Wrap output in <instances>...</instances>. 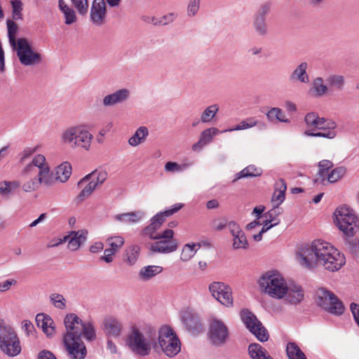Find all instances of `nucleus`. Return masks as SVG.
Returning <instances> with one entry per match:
<instances>
[{"label":"nucleus","mask_w":359,"mask_h":359,"mask_svg":"<svg viewBox=\"0 0 359 359\" xmlns=\"http://www.w3.org/2000/svg\"><path fill=\"white\" fill-rule=\"evenodd\" d=\"M300 265L312 269L322 265L330 271H338L346 263L344 256L330 243L315 240L311 244L301 245L297 252Z\"/></svg>","instance_id":"obj_1"},{"label":"nucleus","mask_w":359,"mask_h":359,"mask_svg":"<svg viewBox=\"0 0 359 359\" xmlns=\"http://www.w3.org/2000/svg\"><path fill=\"white\" fill-rule=\"evenodd\" d=\"M93 134L82 124L72 125L65 128L60 133V142L72 149H91Z\"/></svg>","instance_id":"obj_2"},{"label":"nucleus","mask_w":359,"mask_h":359,"mask_svg":"<svg viewBox=\"0 0 359 359\" xmlns=\"http://www.w3.org/2000/svg\"><path fill=\"white\" fill-rule=\"evenodd\" d=\"M34 175H36L39 186L50 187L56 180L55 177H54L50 172L46 157L42 154L35 155L32 160L25 164L20 170V175L23 178H27Z\"/></svg>","instance_id":"obj_3"},{"label":"nucleus","mask_w":359,"mask_h":359,"mask_svg":"<svg viewBox=\"0 0 359 359\" xmlns=\"http://www.w3.org/2000/svg\"><path fill=\"white\" fill-rule=\"evenodd\" d=\"M156 332L148 327L144 332L137 327H133L128 334L126 344L130 350L141 356L148 355L151 349V344L155 341Z\"/></svg>","instance_id":"obj_4"},{"label":"nucleus","mask_w":359,"mask_h":359,"mask_svg":"<svg viewBox=\"0 0 359 359\" xmlns=\"http://www.w3.org/2000/svg\"><path fill=\"white\" fill-rule=\"evenodd\" d=\"M66 333L63 338H81L83 334L88 341L96 337L95 327L90 321L83 322L76 314L67 313L64 319Z\"/></svg>","instance_id":"obj_5"},{"label":"nucleus","mask_w":359,"mask_h":359,"mask_svg":"<svg viewBox=\"0 0 359 359\" xmlns=\"http://www.w3.org/2000/svg\"><path fill=\"white\" fill-rule=\"evenodd\" d=\"M286 283L283 276L277 271H267L258 280L260 292L277 299H283Z\"/></svg>","instance_id":"obj_6"},{"label":"nucleus","mask_w":359,"mask_h":359,"mask_svg":"<svg viewBox=\"0 0 359 359\" xmlns=\"http://www.w3.org/2000/svg\"><path fill=\"white\" fill-rule=\"evenodd\" d=\"M334 222L339 229L347 236H352L359 231V218L350 207L344 205L334 212Z\"/></svg>","instance_id":"obj_7"},{"label":"nucleus","mask_w":359,"mask_h":359,"mask_svg":"<svg viewBox=\"0 0 359 359\" xmlns=\"http://www.w3.org/2000/svg\"><path fill=\"white\" fill-rule=\"evenodd\" d=\"M0 350L10 357L21 351L19 338L14 329L0 318Z\"/></svg>","instance_id":"obj_8"},{"label":"nucleus","mask_w":359,"mask_h":359,"mask_svg":"<svg viewBox=\"0 0 359 359\" xmlns=\"http://www.w3.org/2000/svg\"><path fill=\"white\" fill-rule=\"evenodd\" d=\"M333 167L334 163L330 160L323 159L319 161L315 182L323 185L327 183L333 184L340 180L346 174L347 169L345 166H338L332 169Z\"/></svg>","instance_id":"obj_9"},{"label":"nucleus","mask_w":359,"mask_h":359,"mask_svg":"<svg viewBox=\"0 0 359 359\" xmlns=\"http://www.w3.org/2000/svg\"><path fill=\"white\" fill-rule=\"evenodd\" d=\"M315 302L321 309L336 316L344 313V306L338 297L331 291L321 287L315 292Z\"/></svg>","instance_id":"obj_10"},{"label":"nucleus","mask_w":359,"mask_h":359,"mask_svg":"<svg viewBox=\"0 0 359 359\" xmlns=\"http://www.w3.org/2000/svg\"><path fill=\"white\" fill-rule=\"evenodd\" d=\"M174 232L168 229L161 233H151L149 238L158 240L151 245L150 249L154 252L168 254L175 252L177 249V242L173 239Z\"/></svg>","instance_id":"obj_11"},{"label":"nucleus","mask_w":359,"mask_h":359,"mask_svg":"<svg viewBox=\"0 0 359 359\" xmlns=\"http://www.w3.org/2000/svg\"><path fill=\"white\" fill-rule=\"evenodd\" d=\"M158 344L162 351L168 357L176 355L181 350V344L171 327L165 325L158 331Z\"/></svg>","instance_id":"obj_12"},{"label":"nucleus","mask_w":359,"mask_h":359,"mask_svg":"<svg viewBox=\"0 0 359 359\" xmlns=\"http://www.w3.org/2000/svg\"><path fill=\"white\" fill-rule=\"evenodd\" d=\"M13 48L16 51L20 63L25 66L36 65L42 61L41 55L34 50L29 41L25 38L18 39L15 47Z\"/></svg>","instance_id":"obj_13"},{"label":"nucleus","mask_w":359,"mask_h":359,"mask_svg":"<svg viewBox=\"0 0 359 359\" xmlns=\"http://www.w3.org/2000/svg\"><path fill=\"white\" fill-rule=\"evenodd\" d=\"M107 173L105 171L95 170L83 177L79 182L80 187L84 186L78 198L83 201L89 197L98 185L102 184L107 179Z\"/></svg>","instance_id":"obj_14"},{"label":"nucleus","mask_w":359,"mask_h":359,"mask_svg":"<svg viewBox=\"0 0 359 359\" xmlns=\"http://www.w3.org/2000/svg\"><path fill=\"white\" fill-rule=\"evenodd\" d=\"M242 322L247 329L260 341H266L269 334L256 316L248 309H243L240 313Z\"/></svg>","instance_id":"obj_15"},{"label":"nucleus","mask_w":359,"mask_h":359,"mask_svg":"<svg viewBox=\"0 0 359 359\" xmlns=\"http://www.w3.org/2000/svg\"><path fill=\"white\" fill-rule=\"evenodd\" d=\"M208 290L212 297L224 306H233L232 289L229 285L220 281H214L209 285Z\"/></svg>","instance_id":"obj_16"},{"label":"nucleus","mask_w":359,"mask_h":359,"mask_svg":"<svg viewBox=\"0 0 359 359\" xmlns=\"http://www.w3.org/2000/svg\"><path fill=\"white\" fill-rule=\"evenodd\" d=\"M229 332L226 324L220 319L212 318L210 321L208 337L211 343L215 346H222L229 338Z\"/></svg>","instance_id":"obj_17"},{"label":"nucleus","mask_w":359,"mask_h":359,"mask_svg":"<svg viewBox=\"0 0 359 359\" xmlns=\"http://www.w3.org/2000/svg\"><path fill=\"white\" fill-rule=\"evenodd\" d=\"M63 344L70 359H84L86 358L87 349L81 338H63Z\"/></svg>","instance_id":"obj_18"},{"label":"nucleus","mask_w":359,"mask_h":359,"mask_svg":"<svg viewBox=\"0 0 359 359\" xmlns=\"http://www.w3.org/2000/svg\"><path fill=\"white\" fill-rule=\"evenodd\" d=\"M229 233L232 236V248L233 250H247L249 243L240 225L235 221L229 222Z\"/></svg>","instance_id":"obj_19"},{"label":"nucleus","mask_w":359,"mask_h":359,"mask_svg":"<svg viewBox=\"0 0 359 359\" xmlns=\"http://www.w3.org/2000/svg\"><path fill=\"white\" fill-rule=\"evenodd\" d=\"M183 205H184L182 203H176L173 205L171 208L157 213L151 219V224L145 228V234L149 236V233H156V231L158 229L164 222L165 217H169L173 215L180 210Z\"/></svg>","instance_id":"obj_20"},{"label":"nucleus","mask_w":359,"mask_h":359,"mask_svg":"<svg viewBox=\"0 0 359 359\" xmlns=\"http://www.w3.org/2000/svg\"><path fill=\"white\" fill-rule=\"evenodd\" d=\"M304 298V291L301 285L295 283H286V290L283 296L285 301L292 305L300 304Z\"/></svg>","instance_id":"obj_21"},{"label":"nucleus","mask_w":359,"mask_h":359,"mask_svg":"<svg viewBox=\"0 0 359 359\" xmlns=\"http://www.w3.org/2000/svg\"><path fill=\"white\" fill-rule=\"evenodd\" d=\"M130 90L128 88H120L105 95L102 99L104 107H111L127 102L130 97Z\"/></svg>","instance_id":"obj_22"},{"label":"nucleus","mask_w":359,"mask_h":359,"mask_svg":"<svg viewBox=\"0 0 359 359\" xmlns=\"http://www.w3.org/2000/svg\"><path fill=\"white\" fill-rule=\"evenodd\" d=\"M106 15L104 0H94L90 10V19L96 26L103 25Z\"/></svg>","instance_id":"obj_23"},{"label":"nucleus","mask_w":359,"mask_h":359,"mask_svg":"<svg viewBox=\"0 0 359 359\" xmlns=\"http://www.w3.org/2000/svg\"><path fill=\"white\" fill-rule=\"evenodd\" d=\"M221 133L224 132L215 127L204 130L201 133L198 141L192 145V149L194 151H200L203 147L212 142L214 136Z\"/></svg>","instance_id":"obj_24"},{"label":"nucleus","mask_w":359,"mask_h":359,"mask_svg":"<svg viewBox=\"0 0 359 359\" xmlns=\"http://www.w3.org/2000/svg\"><path fill=\"white\" fill-rule=\"evenodd\" d=\"M88 231L85 229H81L77 231H73L69 233V238L67 240V248L71 251H76L80 248L81 245L86 241Z\"/></svg>","instance_id":"obj_25"},{"label":"nucleus","mask_w":359,"mask_h":359,"mask_svg":"<svg viewBox=\"0 0 359 359\" xmlns=\"http://www.w3.org/2000/svg\"><path fill=\"white\" fill-rule=\"evenodd\" d=\"M324 128L325 129H319L322 130L321 132L314 133L313 130H306L304 134L306 136L325 137L330 140L334 139L337 136V123L334 121H329L328 124L325 125Z\"/></svg>","instance_id":"obj_26"},{"label":"nucleus","mask_w":359,"mask_h":359,"mask_svg":"<svg viewBox=\"0 0 359 359\" xmlns=\"http://www.w3.org/2000/svg\"><path fill=\"white\" fill-rule=\"evenodd\" d=\"M308 67V63L306 62L299 63L290 74V81L292 83H308L309 82V76L307 73Z\"/></svg>","instance_id":"obj_27"},{"label":"nucleus","mask_w":359,"mask_h":359,"mask_svg":"<svg viewBox=\"0 0 359 359\" xmlns=\"http://www.w3.org/2000/svg\"><path fill=\"white\" fill-rule=\"evenodd\" d=\"M36 325L41 328L47 337H51L55 334V327L53 320L48 315L44 313H38L36 316Z\"/></svg>","instance_id":"obj_28"},{"label":"nucleus","mask_w":359,"mask_h":359,"mask_svg":"<svg viewBox=\"0 0 359 359\" xmlns=\"http://www.w3.org/2000/svg\"><path fill=\"white\" fill-rule=\"evenodd\" d=\"M287 190L286 182L283 179H279L275 184V189L271 197V204L274 208H279L285 199Z\"/></svg>","instance_id":"obj_29"},{"label":"nucleus","mask_w":359,"mask_h":359,"mask_svg":"<svg viewBox=\"0 0 359 359\" xmlns=\"http://www.w3.org/2000/svg\"><path fill=\"white\" fill-rule=\"evenodd\" d=\"M163 268L158 265H147L142 266L137 273V278L142 282H147L161 274Z\"/></svg>","instance_id":"obj_30"},{"label":"nucleus","mask_w":359,"mask_h":359,"mask_svg":"<svg viewBox=\"0 0 359 359\" xmlns=\"http://www.w3.org/2000/svg\"><path fill=\"white\" fill-rule=\"evenodd\" d=\"M123 325L118 319L109 317L104 321V331L109 337H118L121 334Z\"/></svg>","instance_id":"obj_31"},{"label":"nucleus","mask_w":359,"mask_h":359,"mask_svg":"<svg viewBox=\"0 0 359 359\" xmlns=\"http://www.w3.org/2000/svg\"><path fill=\"white\" fill-rule=\"evenodd\" d=\"M145 214L142 210L126 212L116 215L114 219L116 221L126 224H135L139 223L144 217Z\"/></svg>","instance_id":"obj_32"},{"label":"nucleus","mask_w":359,"mask_h":359,"mask_svg":"<svg viewBox=\"0 0 359 359\" xmlns=\"http://www.w3.org/2000/svg\"><path fill=\"white\" fill-rule=\"evenodd\" d=\"M180 318L184 325L189 330H196L201 327L198 316L188 309L181 312Z\"/></svg>","instance_id":"obj_33"},{"label":"nucleus","mask_w":359,"mask_h":359,"mask_svg":"<svg viewBox=\"0 0 359 359\" xmlns=\"http://www.w3.org/2000/svg\"><path fill=\"white\" fill-rule=\"evenodd\" d=\"M329 91L328 85L325 84L322 77H316L311 83L309 93L314 97L325 96Z\"/></svg>","instance_id":"obj_34"},{"label":"nucleus","mask_w":359,"mask_h":359,"mask_svg":"<svg viewBox=\"0 0 359 359\" xmlns=\"http://www.w3.org/2000/svg\"><path fill=\"white\" fill-rule=\"evenodd\" d=\"M329 121L330 120L320 117L318 114L315 112L308 113L304 118L306 126L312 128L311 130L325 129L324 126L328 124Z\"/></svg>","instance_id":"obj_35"},{"label":"nucleus","mask_w":359,"mask_h":359,"mask_svg":"<svg viewBox=\"0 0 359 359\" xmlns=\"http://www.w3.org/2000/svg\"><path fill=\"white\" fill-rule=\"evenodd\" d=\"M149 135V130L145 126L139 127L135 133L128 139V144L131 147H136L144 143Z\"/></svg>","instance_id":"obj_36"},{"label":"nucleus","mask_w":359,"mask_h":359,"mask_svg":"<svg viewBox=\"0 0 359 359\" xmlns=\"http://www.w3.org/2000/svg\"><path fill=\"white\" fill-rule=\"evenodd\" d=\"M329 90L341 91L346 84L345 77L341 74H330L326 79Z\"/></svg>","instance_id":"obj_37"},{"label":"nucleus","mask_w":359,"mask_h":359,"mask_svg":"<svg viewBox=\"0 0 359 359\" xmlns=\"http://www.w3.org/2000/svg\"><path fill=\"white\" fill-rule=\"evenodd\" d=\"M248 352L252 359H273L259 344H251L248 347Z\"/></svg>","instance_id":"obj_38"},{"label":"nucleus","mask_w":359,"mask_h":359,"mask_svg":"<svg viewBox=\"0 0 359 359\" xmlns=\"http://www.w3.org/2000/svg\"><path fill=\"white\" fill-rule=\"evenodd\" d=\"M59 8L65 17V22L66 25H72L74 23L76 20L75 11L70 8L64 0L58 1Z\"/></svg>","instance_id":"obj_39"},{"label":"nucleus","mask_w":359,"mask_h":359,"mask_svg":"<svg viewBox=\"0 0 359 359\" xmlns=\"http://www.w3.org/2000/svg\"><path fill=\"white\" fill-rule=\"evenodd\" d=\"M72 174V165L69 162H64L56 168L55 180L65 182Z\"/></svg>","instance_id":"obj_40"},{"label":"nucleus","mask_w":359,"mask_h":359,"mask_svg":"<svg viewBox=\"0 0 359 359\" xmlns=\"http://www.w3.org/2000/svg\"><path fill=\"white\" fill-rule=\"evenodd\" d=\"M20 182L18 180L8 181L3 180L0 182V195L3 197L10 196L14 191L18 189Z\"/></svg>","instance_id":"obj_41"},{"label":"nucleus","mask_w":359,"mask_h":359,"mask_svg":"<svg viewBox=\"0 0 359 359\" xmlns=\"http://www.w3.org/2000/svg\"><path fill=\"white\" fill-rule=\"evenodd\" d=\"M200 246L199 243H188L184 245L180 255V260L183 262L189 261L196 255Z\"/></svg>","instance_id":"obj_42"},{"label":"nucleus","mask_w":359,"mask_h":359,"mask_svg":"<svg viewBox=\"0 0 359 359\" xmlns=\"http://www.w3.org/2000/svg\"><path fill=\"white\" fill-rule=\"evenodd\" d=\"M268 120L271 122L278 121L280 122L289 123L290 119L287 118L283 111L278 107H272L266 114Z\"/></svg>","instance_id":"obj_43"},{"label":"nucleus","mask_w":359,"mask_h":359,"mask_svg":"<svg viewBox=\"0 0 359 359\" xmlns=\"http://www.w3.org/2000/svg\"><path fill=\"white\" fill-rule=\"evenodd\" d=\"M262 174V170L257 168L253 165H250L245 168L241 172L236 174V177L233 180V182L244 177H258Z\"/></svg>","instance_id":"obj_44"},{"label":"nucleus","mask_w":359,"mask_h":359,"mask_svg":"<svg viewBox=\"0 0 359 359\" xmlns=\"http://www.w3.org/2000/svg\"><path fill=\"white\" fill-rule=\"evenodd\" d=\"M219 109V105L217 104L208 106L202 112L200 117V121L203 123L210 122L215 117Z\"/></svg>","instance_id":"obj_45"},{"label":"nucleus","mask_w":359,"mask_h":359,"mask_svg":"<svg viewBox=\"0 0 359 359\" xmlns=\"http://www.w3.org/2000/svg\"><path fill=\"white\" fill-rule=\"evenodd\" d=\"M258 121L255 117H249L241 121L238 125L235 126L233 128H228L223 132H232L234 130H242L251 128L257 125Z\"/></svg>","instance_id":"obj_46"},{"label":"nucleus","mask_w":359,"mask_h":359,"mask_svg":"<svg viewBox=\"0 0 359 359\" xmlns=\"http://www.w3.org/2000/svg\"><path fill=\"white\" fill-rule=\"evenodd\" d=\"M140 248L137 245H133L130 246L126 250V262L130 265H134L138 259L140 255Z\"/></svg>","instance_id":"obj_47"},{"label":"nucleus","mask_w":359,"mask_h":359,"mask_svg":"<svg viewBox=\"0 0 359 359\" xmlns=\"http://www.w3.org/2000/svg\"><path fill=\"white\" fill-rule=\"evenodd\" d=\"M286 352L289 359H302L306 357L301 348L294 342H289L287 344Z\"/></svg>","instance_id":"obj_48"},{"label":"nucleus","mask_w":359,"mask_h":359,"mask_svg":"<svg viewBox=\"0 0 359 359\" xmlns=\"http://www.w3.org/2000/svg\"><path fill=\"white\" fill-rule=\"evenodd\" d=\"M21 185L22 190L25 193H31L36 191L39 187L36 175L27 178Z\"/></svg>","instance_id":"obj_49"},{"label":"nucleus","mask_w":359,"mask_h":359,"mask_svg":"<svg viewBox=\"0 0 359 359\" xmlns=\"http://www.w3.org/2000/svg\"><path fill=\"white\" fill-rule=\"evenodd\" d=\"M8 36L9 43L11 47H15L17 40L15 39V34L18 32V27L15 22L11 20H7Z\"/></svg>","instance_id":"obj_50"},{"label":"nucleus","mask_w":359,"mask_h":359,"mask_svg":"<svg viewBox=\"0 0 359 359\" xmlns=\"http://www.w3.org/2000/svg\"><path fill=\"white\" fill-rule=\"evenodd\" d=\"M253 27L256 33L259 36H264L268 32L266 19L254 17Z\"/></svg>","instance_id":"obj_51"},{"label":"nucleus","mask_w":359,"mask_h":359,"mask_svg":"<svg viewBox=\"0 0 359 359\" xmlns=\"http://www.w3.org/2000/svg\"><path fill=\"white\" fill-rule=\"evenodd\" d=\"M107 243L109 249L117 252L124 244V238L119 236H111L107 239Z\"/></svg>","instance_id":"obj_52"},{"label":"nucleus","mask_w":359,"mask_h":359,"mask_svg":"<svg viewBox=\"0 0 359 359\" xmlns=\"http://www.w3.org/2000/svg\"><path fill=\"white\" fill-rule=\"evenodd\" d=\"M51 304L57 309H65L67 306L65 298L60 294L53 293L50 295Z\"/></svg>","instance_id":"obj_53"},{"label":"nucleus","mask_w":359,"mask_h":359,"mask_svg":"<svg viewBox=\"0 0 359 359\" xmlns=\"http://www.w3.org/2000/svg\"><path fill=\"white\" fill-rule=\"evenodd\" d=\"M229 222L225 217H218L212 220L211 226L215 231H220L226 227L229 229Z\"/></svg>","instance_id":"obj_54"},{"label":"nucleus","mask_w":359,"mask_h":359,"mask_svg":"<svg viewBox=\"0 0 359 359\" xmlns=\"http://www.w3.org/2000/svg\"><path fill=\"white\" fill-rule=\"evenodd\" d=\"M201 6V0H189L187 7V13L189 17L195 16Z\"/></svg>","instance_id":"obj_55"},{"label":"nucleus","mask_w":359,"mask_h":359,"mask_svg":"<svg viewBox=\"0 0 359 359\" xmlns=\"http://www.w3.org/2000/svg\"><path fill=\"white\" fill-rule=\"evenodd\" d=\"M72 5L77 10L78 13L84 15L88 11V0H71Z\"/></svg>","instance_id":"obj_56"},{"label":"nucleus","mask_w":359,"mask_h":359,"mask_svg":"<svg viewBox=\"0 0 359 359\" xmlns=\"http://www.w3.org/2000/svg\"><path fill=\"white\" fill-rule=\"evenodd\" d=\"M11 5L13 8V18L14 20L22 19V4L20 0H13L11 1Z\"/></svg>","instance_id":"obj_57"},{"label":"nucleus","mask_w":359,"mask_h":359,"mask_svg":"<svg viewBox=\"0 0 359 359\" xmlns=\"http://www.w3.org/2000/svg\"><path fill=\"white\" fill-rule=\"evenodd\" d=\"M185 165H180L176 162H168L165 165V170L168 172H178L184 170Z\"/></svg>","instance_id":"obj_58"},{"label":"nucleus","mask_w":359,"mask_h":359,"mask_svg":"<svg viewBox=\"0 0 359 359\" xmlns=\"http://www.w3.org/2000/svg\"><path fill=\"white\" fill-rule=\"evenodd\" d=\"M36 151V147H26L19 154V162L24 163L27 159H29L35 152Z\"/></svg>","instance_id":"obj_59"},{"label":"nucleus","mask_w":359,"mask_h":359,"mask_svg":"<svg viewBox=\"0 0 359 359\" xmlns=\"http://www.w3.org/2000/svg\"><path fill=\"white\" fill-rule=\"evenodd\" d=\"M22 328L28 337H34L35 329L30 320H24L22 322Z\"/></svg>","instance_id":"obj_60"},{"label":"nucleus","mask_w":359,"mask_h":359,"mask_svg":"<svg viewBox=\"0 0 359 359\" xmlns=\"http://www.w3.org/2000/svg\"><path fill=\"white\" fill-rule=\"evenodd\" d=\"M270 9L271 6L269 4H264L259 7L254 17L266 19Z\"/></svg>","instance_id":"obj_61"},{"label":"nucleus","mask_w":359,"mask_h":359,"mask_svg":"<svg viewBox=\"0 0 359 359\" xmlns=\"http://www.w3.org/2000/svg\"><path fill=\"white\" fill-rule=\"evenodd\" d=\"M280 213H281V211L279 208L273 207V208L271 210H270L265 214L266 220L271 223L272 222H276L278 220V219H276V217Z\"/></svg>","instance_id":"obj_62"},{"label":"nucleus","mask_w":359,"mask_h":359,"mask_svg":"<svg viewBox=\"0 0 359 359\" xmlns=\"http://www.w3.org/2000/svg\"><path fill=\"white\" fill-rule=\"evenodd\" d=\"M116 252L114 250H110L109 248H107L104 251V255L100 257V261H104V262L109 264L114 260V255Z\"/></svg>","instance_id":"obj_63"},{"label":"nucleus","mask_w":359,"mask_h":359,"mask_svg":"<svg viewBox=\"0 0 359 359\" xmlns=\"http://www.w3.org/2000/svg\"><path fill=\"white\" fill-rule=\"evenodd\" d=\"M16 284L17 281L15 279H8L3 283L0 282V292L8 291L12 285H15Z\"/></svg>","instance_id":"obj_64"}]
</instances>
